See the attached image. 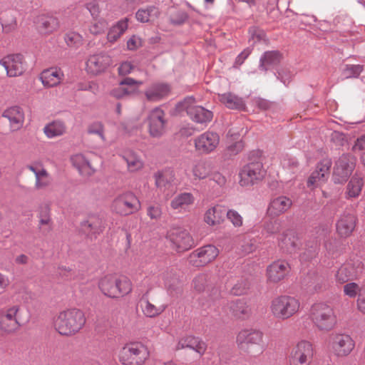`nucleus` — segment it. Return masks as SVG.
I'll use <instances>...</instances> for the list:
<instances>
[{
	"label": "nucleus",
	"instance_id": "obj_51",
	"mask_svg": "<svg viewBox=\"0 0 365 365\" xmlns=\"http://www.w3.org/2000/svg\"><path fill=\"white\" fill-rule=\"evenodd\" d=\"M65 42L70 47H78L83 43V37L74 31H69L65 35Z\"/></svg>",
	"mask_w": 365,
	"mask_h": 365
},
{
	"label": "nucleus",
	"instance_id": "obj_30",
	"mask_svg": "<svg viewBox=\"0 0 365 365\" xmlns=\"http://www.w3.org/2000/svg\"><path fill=\"white\" fill-rule=\"evenodd\" d=\"M37 28L43 35H50L59 28L58 19L51 16L41 15L38 17Z\"/></svg>",
	"mask_w": 365,
	"mask_h": 365
},
{
	"label": "nucleus",
	"instance_id": "obj_6",
	"mask_svg": "<svg viewBox=\"0 0 365 365\" xmlns=\"http://www.w3.org/2000/svg\"><path fill=\"white\" fill-rule=\"evenodd\" d=\"M146 346L139 341L126 343L120 350L118 360L123 365H143L149 359Z\"/></svg>",
	"mask_w": 365,
	"mask_h": 365
},
{
	"label": "nucleus",
	"instance_id": "obj_34",
	"mask_svg": "<svg viewBox=\"0 0 365 365\" xmlns=\"http://www.w3.org/2000/svg\"><path fill=\"white\" fill-rule=\"evenodd\" d=\"M159 16L160 11L154 6L139 9L135 14L136 19L141 23L153 22Z\"/></svg>",
	"mask_w": 365,
	"mask_h": 365
},
{
	"label": "nucleus",
	"instance_id": "obj_42",
	"mask_svg": "<svg viewBox=\"0 0 365 365\" xmlns=\"http://www.w3.org/2000/svg\"><path fill=\"white\" fill-rule=\"evenodd\" d=\"M282 58V54L277 51L265 52L260 59V66L267 70L271 66L279 64Z\"/></svg>",
	"mask_w": 365,
	"mask_h": 365
},
{
	"label": "nucleus",
	"instance_id": "obj_13",
	"mask_svg": "<svg viewBox=\"0 0 365 365\" xmlns=\"http://www.w3.org/2000/svg\"><path fill=\"white\" fill-rule=\"evenodd\" d=\"M220 140L217 133L207 130L194 139L195 148L200 154H210L217 148Z\"/></svg>",
	"mask_w": 365,
	"mask_h": 365
},
{
	"label": "nucleus",
	"instance_id": "obj_61",
	"mask_svg": "<svg viewBox=\"0 0 365 365\" xmlns=\"http://www.w3.org/2000/svg\"><path fill=\"white\" fill-rule=\"evenodd\" d=\"M356 308L359 312L365 315V284H364V289H362L357 298Z\"/></svg>",
	"mask_w": 365,
	"mask_h": 365
},
{
	"label": "nucleus",
	"instance_id": "obj_39",
	"mask_svg": "<svg viewBox=\"0 0 365 365\" xmlns=\"http://www.w3.org/2000/svg\"><path fill=\"white\" fill-rule=\"evenodd\" d=\"M66 130L65 123L60 120L49 123L43 128V133L48 138L61 136L66 133Z\"/></svg>",
	"mask_w": 365,
	"mask_h": 365
},
{
	"label": "nucleus",
	"instance_id": "obj_57",
	"mask_svg": "<svg viewBox=\"0 0 365 365\" xmlns=\"http://www.w3.org/2000/svg\"><path fill=\"white\" fill-rule=\"evenodd\" d=\"M207 285V277L205 274H200L193 279V287L199 292H203Z\"/></svg>",
	"mask_w": 365,
	"mask_h": 365
},
{
	"label": "nucleus",
	"instance_id": "obj_5",
	"mask_svg": "<svg viewBox=\"0 0 365 365\" xmlns=\"http://www.w3.org/2000/svg\"><path fill=\"white\" fill-rule=\"evenodd\" d=\"M310 319L317 329L324 331L331 330L336 322L333 307L325 302H317L312 306Z\"/></svg>",
	"mask_w": 365,
	"mask_h": 365
},
{
	"label": "nucleus",
	"instance_id": "obj_52",
	"mask_svg": "<svg viewBox=\"0 0 365 365\" xmlns=\"http://www.w3.org/2000/svg\"><path fill=\"white\" fill-rule=\"evenodd\" d=\"M331 166V161L330 159H323L317 166L315 172L318 173L321 178H324L326 180L329 175V170Z\"/></svg>",
	"mask_w": 365,
	"mask_h": 365
},
{
	"label": "nucleus",
	"instance_id": "obj_10",
	"mask_svg": "<svg viewBox=\"0 0 365 365\" xmlns=\"http://www.w3.org/2000/svg\"><path fill=\"white\" fill-rule=\"evenodd\" d=\"M166 238L172 243L173 247L182 252L195 246V242L189 232L180 227H173L167 233Z\"/></svg>",
	"mask_w": 365,
	"mask_h": 365
},
{
	"label": "nucleus",
	"instance_id": "obj_8",
	"mask_svg": "<svg viewBox=\"0 0 365 365\" xmlns=\"http://www.w3.org/2000/svg\"><path fill=\"white\" fill-rule=\"evenodd\" d=\"M140 202L132 192L118 195L112 202L111 210L121 216L131 215L139 210Z\"/></svg>",
	"mask_w": 365,
	"mask_h": 365
},
{
	"label": "nucleus",
	"instance_id": "obj_55",
	"mask_svg": "<svg viewBox=\"0 0 365 365\" xmlns=\"http://www.w3.org/2000/svg\"><path fill=\"white\" fill-rule=\"evenodd\" d=\"M86 8L90 12L93 19L101 18V9L97 1H91L87 3Z\"/></svg>",
	"mask_w": 365,
	"mask_h": 365
},
{
	"label": "nucleus",
	"instance_id": "obj_50",
	"mask_svg": "<svg viewBox=\"0 0 365 365\" xmlns=\"http://www.w3.org/2000/svg\"><path fill=\"white\" fill-rule=\"evenodd\" d=\"M362 289H364V284L360 286L356 282H349L344 286L343 291L344 294L349 297L355 298L356 296L359 297Z\"/></svg>",
	"mask_w": 365,
	"mask_h": 365
},
{
	"label": "nucleus",
	"instance_id": "obj_44",
	"mask_svg": "<svg viewBox=\"0 0 365 365\" xmlns=\"http://www.w3.org/2000/svg\"><path fill=\"white\" fill-rule=\"evenodd\" d=\"M231 308L233 309L234 315L240 319H245L251 314L250 307L243 302L237 301L232 302Z\"/></svg>",
	"mask_w": 365,
	"mask_h": 365
},
{
	"label": "nucleus",
	"instance_id": "obj_1",
	"mask_svg": "<svg viewBox=\"0 0 365 365\" xmlns=\"http://www.w3.org/2000/svg\"><path fill=\"white\" fill-rule=\"evenodd\" d=\"M86 319L83 311L68 309L58 313L53 319V327L61 335L71 336L78 333L85 325Z\"/></svg>",
	"mask_w": 365,
	"mask_h": 365
},
{
	"label": "nucleus",
	"instance_id": "obj_58",
	"mask_svg": "<svg viewBox=\"0 0 365 365\" xmlns=\"http://www.w3.org/2000/svg\"><path fill=\"white\" fill-rule=\"evenodd\" d=\"M147 215L152 220H158L162 215L161 207L159 205H150L147 208Z\"/></svg>",
	"mask_w": 365,
	"mask_h": 365
},
{
	"label": "nucleus",
	"instance_id": "obj_24",
	"mask_svg": "<svg viewBox=\"0 0 365 365\" xmlns=\"http://www.w3.org/2000/svg\"><path fill=\"white\" fill-rule=\"evenodd\" d=\"M289 264L285 261H276L267 268V280L269 283L276 284L284 279L289 272Z\"/></svg>",
	"mask_w": 365,
	"mask_h": 365
},
{
	"label": "nucleus",
	"instance_id": "obj_20",
	"mask_svg": "<svg viewBox=\"0 0 365 365\" xmlns=\"http://www.w3.org/2000/svg\"><path fill=\"white\" fill-rule=\"evenodd\" d=\"M191 101H192V98H187L183 102V106L186 109L187 115L192 121L207 125L212 120V112L202 106L190 104Z\"/></svg>",
	"mask_w": 365,
	"mask_h": 365
},
{
	"label": "nucleus",
	"instance_id": "obj_49",
	"mask_svg": "<svg viewBox=\"0 0 365 365\" xmlns=\"http://www.w3.org/2000/svg\"><path fill=\"white\" fill-rule=\"evenodd\" d=\"M87 132L88 134L97 135L103 142L106 140L104 125L100 121H95L88 125Z\"/></svg>",
	"mask_w": 365,
	"mask_h": 365
},
{
	"label": "nucleus",
	"instance_id": "obj_64",
	"mask_svg": "<svg viewBox=\"0 0 365 365\" xmlns=\"http://www.w3.org/2000/svg\"><path fill=\"white\" fill-rule=\"evenodd\" d=\"M352 150L354 152L365 150V135L360 136L356 140Z\"/></svg>",
	"mask_w": 365,
	"mask_h": 365
},
{
	"label": "nucleus",
	"instance_id": "obj_38",
	"mask_svg": "<svg viewBox=\"0 0 365 365\" xmlns=\"http://www.w3.org/2000/svg\"><path fill=\"white\" fill-rule=\"evenodd\" d=\"M128 26V19L125 18L117 22L108 31L107 38L110 43L115 42L127 30Z\"/></svg>",
	"mask_w": 365,
	"mask_h": 365
},
{
	"label": "nucleus",
	"instance_id": "obj_54",
	"mask_svg": "<svg viewBox=\"0 0 365 365\" xmlns=\"http://www.w3.org/2000/svg\"><path fill=\"white\" fill-rule=\"evenodd\" d=\"M363 68L360 65H346L343 74L346 78H356L362 72Z\"/></svg>",
	"mask_w": 365,
	"mask_h": 365
},
{
	"label": "nucleus",
	"instance_id": "obj_35",
	"mask_svg": "<svg viewBox=\"0 0 365 365\" xmlns=\"http://www.w3.org/2000/svg\"><path fill=\"white\" fill-rule=\"evenodd\" d=\"M123 158L127 163L128 171L135 173L140 170L144 165L141 158L132 150H127L124 153Z\"/></svg>",
	"mask_w": 365,
	"mask_h": 365
},
{
	"label": "nucleus",
	"instance_id": "obj_56",
	"mask_svg": "<svg viewBox=\"0 0 365 365\" xmlns=\"http://www.w3.org/2000/svg\"><path fill=\"white\" fill-rule=\"evenodd\" d=\"M326 180L324 178H321V175L314 171L307 180V186L309 187H317L318 186H320L322 184H323Z\"/></svg>",
	"mask_w": 365,
	"mask_h": 365
},
{
	"label": "nucleus",
	"instance_id": "obj_60",
	"mask_svg": "<svg viewBox=\"0 0 365 365\" xmlns=\"http://www.w3.org/2000/svg\"><path fill=\"white\" fill-rule=\"evenodd\" d=\"M135 68V66L129 61L123 62L118 68L120 76H126L130 74Z\"/></svg>",
	"mask_w": 365,
	"mask_h": 365
},
{
	"label": "nucleus",
	"instance_id": "obj_47",
	"mask_svg": "<svg viewBox=\"0 0 365 365\" xmlns=\"http://www.w3.org/2000/svg\"><path fill=\"white\" fill-rule=\"evenodd\" d=\"M1 22L4 33H10L17 28L16 18L12 14H5L1 18Z\"/></svg>",
	"mask_w": 365,
	"mask_h": 365
},
{
	"label": "nucleus",
	"instance_id": "obj_46",
	"mask_svg": "<svg viewBox=\"0 0 365 365\" xmlns=\"http://www.w3.org/2000/svg\"><path fill=\"white\" fill-rule=\"evenodd\" d=\"M155 185L160 189H167L173 181V175L171 172L158 173L155 175Z\"/></svg>",
	"mask_w": 365,
	"mask_h": 365
},
{
	"label": "nucleus",
	"instance_id": "obj_36",
	"mask_svg": "<svg viewBox=\"0 0 365 365\" xmlns=\"http://www.w3.org/2000/svg\"><path fill=\"white\" fill-rule=\"evenodd\" d=\"M224 213L220 206L210 207L205 212L204 220L210 226L220 225L223 221Z\"/></svg>",
	"mask_w": 365,
	"mask_h": 365
},
{
	"label": "nucleus",
	"instance_id": "obj_29",
	"mask_svg": "<svg viewBox=\"0 0 365 365\" xmlns=\"http://www.w3.org/2000/svg\"><path fill=\"white\" fill-rule=\"evenodd\" d=\"M292 205V201L286 196L274 198L268 207V213L271 216H279L286 212Z\"/></svg>",
	"mask_w": 365,
	"mask_h": 365
},
{
	"label": "nucleus",
	"instance_id": "obj_3",
	"mask_svg": "<svg viewBox=\"0 0 365 365\" xmlns=\"http://www.w3.org/2000/svg\"><path fill=\"white\" fill-rule=\"evenodd\" d=\"M250 162L245 165L239 173L241 186H251L262 180L266 171L263 168V153L259 150H253L249 155Z\"/></svg>",
	"mask_w": 365,
	"mask_h": 365
},
{
	"label": "nucleus",
	"instance_id": "obj_27",
	"mask_svg": "<svg viewBox=\"0 0 365 365\" xmlns=\"http://www.w3.org/2000/svg\"><path fill=\"white\" fill-rule=\"evenodd\" d=\"M63 77V73L60 68L53 67L43 70L39 78L44 86L54 87L61 82Z\"/></svg>",
	"mask_w": 365,
	"mask_h": 365
},
{
	"label": "nucleus",
	"instance_id": "obj_48",
	"mask_svg": "<svg viewBox=\"0 0 365 365\" xmlns=\"http://www.w3.org/2000/svg\"><path fill=\"white\" fill-rule=\"evenodd\" d=\"M228 138H230V141L235 140V142H230V145L227 147V150L231 155H236L240 152L243 148L244 144L240 139V135L232 133L230 130L228 132Z\"/></svg>",
	"mask_w": 365,
	"mask_h": 365
},
{
	"label": "nucleus",
	"instance_id": "obj_41",
	"mask_svg": "<svg viewBox=\"0 0 365 365\" xmlns=\"http://www.w3.org/2000/svg\"><path fill=\"white\" fill-rule=\"evenodd\" d=\"M219 98L220 102L228 108L238 110H243L245 108L243 100L231 93L222 94Z\"/></svg>",
	"mask_w": 365,
	"mask_h": 365
},
{
	"label": "nucleus",
	"instance_id": "obj_11",
	"mask_svg": "<svg viewBox=\"0 0 365 365\" xmlns=\"http://www.w3.org/2000/svg\"><path fill=\"white\" fill-rule=\"evenodd\" d=\"M19 305H12L0 312V331L4 334H11L21 327L18 314Z\"/></svg>",
	"mask_w": 365,
	"mask_h": 365
},
{
	"label": "nucleus",
	"instance_id": "obj_37",
	"mask_svg": "<svg viewBox=\"0 0 365 365\" xmlns=\"http://www.w3.org/2000/svg\"><path fill=\"white\" fill-rule=\"evenodd\" d=\"M299 245V239L297 236L292 232L284 234L279 242L281 249L287 252H293L296 250Z\"/></svg>",
	"mask_w": 365,
	"mask_h": 365
},
{
	"label": "nucleus",
	"instance_id": "obj_63",
	"mask_svg": "<svg viewBox=\"0 0 365 365\" xmlns=\"http://www.w3.org/2000/svg\"><path fill=\"white\" fill-rule=\"evenodd\" d=\"M141 46V39L136 36H133L127 42V47L129 50H135Z\"/></svg>",
	"mask_w": 365,
	"mask_h": 365
},
{
	"label": "nucleus",
	"instance_id": "obj_26",
	"mask_svg": "<svg viewBox=\"0 0 365 365\" xmlns=\"http://www.w3.org/2000/svg\"><path fill=\"white\" fill-rule=\"evenodd\" d=\"M356 217L351 213L342 214L336 222V232L342 237H349L354 230Z\"/></svg>",
	"mask_w": 365,
	"mask_h": 365
},
{
	"label": "nucleus",
	"instance_id": "obj_53",
	"mask_svg": "<svg viewBox=\"0 0 365 365\" xmlns=\"http://www.w3.org/2000/svg\"><path fill=\"white\" fill-rule=\"evenodd\" d=\"M93 22L89 27L91 34L97 35L104 31L108 23L103 18L93 19Z\"/></svg>",
	"mask_w": 365,
	"mask_h": 365
},
{
	"label": "nucleus",
	"instance_id": "obj_15",
	"mask_svg": "<svg viewBox=\"0 0 365 365\" xmlns=\"http://www.w3.org/2000/svg\"><path fill=\"white\" fill-rule=\"evenodd\" d=\"M363 263L359 259H350L344 263L337 270L335 278L337 282L344 284L350 279L356 278L361 274Z\"/></svg>",
	"mask_w": 365,
	"mask_h": 365
},
{
	"label": "nucleus",
	"instance_id": "obj_22",
	"mask_svg": "<svg viewBox=\"0 0 365 365\" xmlns=\"http://www.w3.org/2000/svg\"><path fill=\"white\" fill-rule=\"evenodd\" d=\"M165 113L159 108L151 110L148 115L149 133L153 137L162 135L165 130Z\"/></svg>",
	"mask_w": 365,
	"mask_h": 365
},
{
	"label": "nucleus",
	"instance_id": "obj_4",
	"mask_svg": "<svg viewBox=\"0 0 365 365\" xmlns=\"http://www.w3.org/2000/svg\"><path fill=\"white\" fill-rule=\"evenodd\" d=\"M300 300L292 296L280 295L272 299L269 310L277 320H287L297 315L301 310Z\"/></svg>",
	"mask_w": 365,
	"mask_h": 365
},
{
	"label": "nucleus",
	"instance_id": "obj_40",
	"mask_svg": "<svg viewBox=\"0 0 365 365\" xmlns=\"http://www.w3.org/2000/svg\"><path fill=\"white\" fill-rule=\"evenodd\" d=\"M140 308L145 316L153 318L161 314L165 309V305H155L148 299H143L140 302Z\"/></svg>",
	"mask_w": 365,
	"mask_h": 365
},
{
	"label": "nucleus",
	"instance_id": "obj_14",
	"mask_svg": "<svg viewBox=\"0 0 365 365\" xmlns=\"http://www.w3.org/2000/svg\"><path fill=\"white\" fill-rule=\"evenodd\" d=\"M112 63V58L107 53H96L88 56L86 70L91 75L98 76L105 73Z\"/></svg>",
	"mask_w": 365,
	"mask_h": 365
},
{
	"label": "nucleus",
	"instance_id": "obj_33",
	"mask_svg": "<svg viewBox=\"0 0 365 365\" xmlns=\"http://www.w3.org/2000/svg\"><path fill=\"white\" fill-rule=\"evenodd\" d=\"M28 169L31 171L36 178L35 187L40 190L47 187L50 184L49 174L46 169L40 166L30 165Z\"/></svg>",
	"mask_w": 365,
	"mask_h": 365
},
{
	"label": "nucleus",
	"instance_id": "obj_2",
	"mask_svg": "<svg viewBox=\"0 0 365 365\" xmlns=\"http://www.w3.org/2000/svg\"><path fill=\"white\" fill-rule=\"evenodd\" d=\"M98 286L105 296L113 299L126 296L133 289L132 282L128 277L116 274L103 276L100 279Z\"/></svg>",
	"mask_w": 365,
	"mask_h": 365
},
{
	"label": "nucleus",
	"instance_id": "obj_18",
	"mask_svg": "<svg viewBox=\"0 0 365 365\" xmlns=\"http://www.w3.org/2000/svg\"><path fill=\"white\" fill-rule=\"evenodd\" d=\"M91 153H78L70 157V162L73 168H75L80 175L83 177H90L93 175L96 171Z\"/></svg>",
	"mask_w": 365,
	"mask_h": 365
},
{
	"label": "nucleus",
	"instance_id": "obj_17",
	"mask_svg": "<svg viewBox=\"0 0 365 365\" xmlns=\"http://www.w3.org/2000/svg\"><path fill=\"white\" fill-rule=\"evenodd\" d=\"M329 347L337 356H346L355 347V342L347 334H334L330 337Z\"/></svg>",
	"mask_w": 365,
	"mask_h": 365
},
{
	"label": "nucleus",
	"instance_id": "obj_31",
	"mask_svg": "<svg viewBox=\"0 0 365 365\" xmlns=\"http://www.w3.org/2000/svg\"><path fill=\"white\" fill-rule=\"evenodd\" d=\"M195 201L193 195L190 192H182L177 195L170 202V207L178 212L187 211Z\"/></svg>",
	"mask_w": 365,
	"mask_h": 365
},
{
	"label": "nucleus",
	"instance_id": "obj_19",
	"mask_svg": "<svg viewBox=\"0 0 365 365\" xmlns=\"http://www.w3.org/2000/svg\"><path fill=\"white\" fill-rule=\"evenodd\" d=\"M0 65L6 71L9 77L19 76L26 71V62L21 54H10L0 60Z\"/></svg>",
	"mask_w": 365,
	"mask_h": 365
},
{
	"label": "nucleus",
	"instance_id": "obj_25",
	"mask_svg": "<svg viewBox=\"0 0 365 365\" xmlns=\"http://www.w3.org/2000/svg\"><path fill=\"white\" fill-rule=\"evenodd\" d=\"M143 84L140 81H136L131 78H125L122 80L119 84L110 91V96L116 98L121 99L135 92L132 86L138 87Z\"/></svg>",
	"mask_w": 365,
	"mask_h": 365
},
{
	"label": "nucleus",
	"instance_id": "obj_12",
	"mask_svg": "<svg viewBox=\"0 0 365 365\" xmlns=\"http://www.w3.org/2000/svg\"><path fill=\"white\" fill-rule=\"evenodd\" d=\"M355 168V158L343 154L336 161L334 167L333 180L335 183H343L347 180Z\"/></svg>",
	"mask_w": 365,
	"mask_h": 365
},
{
	"label": "nucleus",
	"instance_id": "obj_21",
	"mask_svg": "<svg viewBox=\"0 0 365 365\" xmlns=\"http://www.w3.org/2000/svg\"><path fill=\"white\" fill-rule=\"evenodd\" d=\"M81 230L90 237H96L105 229L103 217L99 213H91L81 223Z\"/></svg>",
	"mask_w": 365,
	"mask_h": 365
},
{
	"label": "nucleus",
	"instance_id": "obj_16",
	"mask_svg": "<svg viewBox=\"0 0 365 365\" xmlns=\"http://www.w3.org/2000/svg\"><path fill=\"white\" fill-rule=\"evenodd\" d=\"M219 250L212 245L200 247L190 255V262L195 267H202L213 262L219 255Z\"/></svg>",
	"mask_w": 365,
	"mask_h": 365
},
{
	"label": "nucleus",
	"instance_id": "obj_45",
	"mask_svg": "<svg viewBox=\"0 0 365 365\" xmlns=\"http://www.w3.org/2000/svg\"><path fill=\"white\" fill-rule=\"evenodd\" d=\"M210 172V165L204 161L197 162L192 168V174L195 178L198 180L206 178Z\"/></svg>",
	"mask_w": 365,
	"mask_h": 365
},
{
	"label": "nucleus",
	"instance_id": "obj_62",
	"mask_svg": "<svg viewBox=\"0 0 365 365\" xmlns=\"http://www.w3.org/2000/svg\"><path fill=\"white\" fill-rule=\"evenodd\" d=\"M264 230L269 234H274L280 230V224L278 221H270L265 224Z\"/></svg>",
	"mask_w": 365,
	"mask_h": 365
},
{
	"label": "nucleus",
	"instance_id": "obj_32",
	"mask_svg": "<svg viewBox=\"0 0 365 365\" xmlns=\"http://www.w3.org/2000/svg\"><path fill=\"white\" fill-rule=\"evenodd\" d=\"M170 93V87L165 83H156L148 88L145 95L150 101H158L167 96Z\"/></svg>",
	"mask_w": 365,
	"mask_h": 365
},
{
	"label": "nucleus",
	"instance_id": "obj_28",
	"mask_svg": "<svg viewBox=\"0 0 365 365\" xmlns=\"http://www.w3.org/2000/svg\"><path fill=\"white\" fill-rule=\"evenodd\" d=\"M185 348H189L195 351L200 355H202L206 351L207 345L199 338L192 336H186L181 338L176 345V349L178 350Z\"/></svg>",
	"mask_w": 365,
	"mask_h": 365
},
{
	"label": "nucleus",
	"instance_id": "obj_43",
	"mask_svg": "<svg viewBox=\"0 0 365 365\" xmlns=\"http://www.w3.org/2000/svg\"><path fill=\"white\" fill-rule=\"evenodd\" d=\"M363 186V179L358 176H353L346 187V195L347 197H357L360 195Z\"/></svg>",
	"mask_w": 365,
	"mask_h": 365
},
{
	"label": "nucleus",
	"instance_id": "obj_7",
	"mask_svg": "<svg viewBox=\"0 0 365 365\" xmlns=\"http://www.w3.org/2000/svg\"><path fill=\"white\" fill-rule=\"evenodd\" d=\"M238 346L249 354L259 355L264 350V334L256 329H245L236 337Z\"/></svg>",
	"mask_w": 365,
	"mask_h": 365
},
{
	"label": "nucleus",
	"instance_id": "obj_9",
	"mask_svg": "<svg viewBox=\"0 0 365 365\" xmlns=\"http://www.w3.org/2000/svg\"><path fill=\"white\" fill-rule=\"evenodd\" d=\"M314 356L313 345L302 340L293 346L288 355L289 365H310Z\"/></svg>",
	"mask_w": 365,
	"mask_h": 365
},
{
	"label": "nucleus",
	"instance_id": "obj_23",
	"mask_svg": "<svg viewBox=\"0 0 365 365\" xmlns=\"http://www.w3.org/2000/svg\"><path fill=\"white\" fill-rule=\"evenodd\" d=\"M2 117L9 121V130L14 132L20 130L24 123V112L19 106H11L6 108L2 113Z\"/></svg>",
	"mask_w": 365,
	"mask_h": 365
},
{
	"label": "nucleus",
	"instance_id": "obj_59",
	"mask_svg": "<svg viewBox=\"0 0 365 365\" xmlns=\"http://www.w3.org/2000/svg\"><path fill=\"white\" fill-rule=\"evenodd\" d=\"M227 217L234 226L240 227L242 225V217L237 211L233 210H229L227 212Z\"/></svg>",
	"mask_w": 365,
	"mask_h": 365
}]
</instances>
